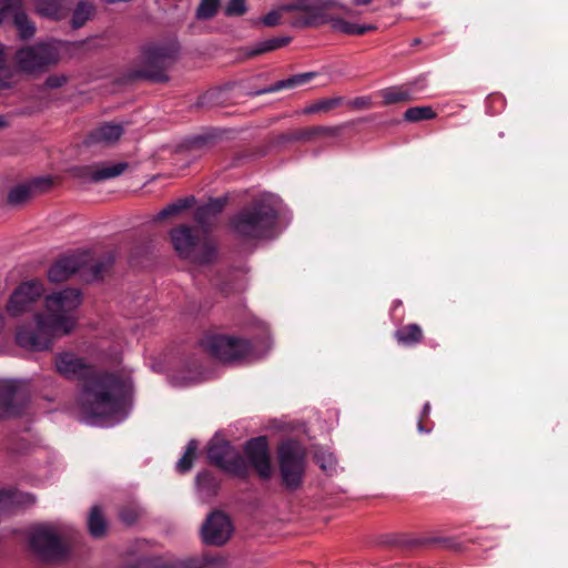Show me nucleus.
Instances as JSON below:
<instances>
[{
	"mask_svg": "<svg viewBox=\"0 0 568 568\" xmlns=\"http://www.w3.org/2000/svg\"><path fill=\"white\" fill-rule=\"evenodd\" d=\"M57 372L73 381H83L79 394L81 420L91 426L112 427L124 420L131 405L130 377L98 372L73 353L55 356Z\"/></svg>",
	"mask_w": 568,
	"mask_h": 568,
	"instance_id": "nucleus-1",
	"label": "nucleus"
},
{
	"mask_svg": "<svg viewBox=\"0 0 568 568\" xmlns=\"http://www.w3.org/2000/svg\"><path fill=\"white\" fill-rule=\"evenodd\" d=\"M81 304L82 294L74 287L44 295L42 312L33 314L34 327L22 325L18 328V345L37 352L49 349L55 338L67 336L75 329Z\"/></svg>",
	"mask_w": 568,
	"mask_h": 568,
	"instance_id": "nucleus-2",
	"label": "nucleus"
},
{
	"mask_svg": "<svg viewBox=\"0 0 568 568\" xmlns=\"http://www.w3.org/2000/svg\"><path fill=\"white\" fill-rule=\"evenodd\" d=\"M283 210L284 204L277 195L262 193L233 219V230L243 239L267 237Z\"/></svg>",
	"mask_w": 568,
	"mask_h": 568,
	"instance_id": "nucleus-3",
	"label": "nucleus"
},
{
	"mask_svg": "<svg viewBox=\"0 0 568 568\" xmlns=\"http://www.w3.org/2000/svg\"><path fill=\"white\" fill-rule=\"evenodd\" d=\"M172 245L178 255L194 265L211 263L216 256L214 242L207 236H200L199 231L180 225L170 232Z\"/></svg>",
	"mask_w": 568,
	"mask_h": 568,
	"instance_id": "nucleus-4",
	"label": "nucleus"
},
{
	"mask_svg": "<svg viewBox=\"0 0 568 568\" xmlns=\"http://www.w3.org/2000/svg\"><path fill=\"white\" fill-rule=\"evenodd\" d=\"M113 261L114 257L111 254L101 261H93L87 254L63 256L49 268L48 278L52 283H60L81 272L88 281L98 280Z\"/></svg>",
	"mask_w": 568,
	"mask_h": 568,
	"instance_id": "nucleus-5",
	"label": "nucleus"
},
{
	"mask_svg": "<svg viewBox=\"0 0 568 568\" xmlns=\"http://www.w3.org/2000/svg\"><path fill=\"white\" fill-rule=\"evenodd\" d=\"M55 180H4L0 189V200L4 207L18 210L36 196L51 191Z\"/></svg>",
	"mask_w": 568,
	"mask_h": 568,
	"instance_id": "nucleus-6",
	"label": "nucleus"
},
{
	"mask_svg": "<svg viewBox=\"0 0 568 568\" xmlns=\"http://www.w3.org/2000/svg\"><path fill=\"white\" fill-rule=\"evenodd\" d=\"M69 528L61 524H42L30 531V546L43 559H58L65 555L64 539Z\"/></svg>",
	"mask_w": 568,
	"mask_h": 568,
	"instance_id": "nucleus-7",
	"label": "nucleus"
},
{
	"mask_svg": "<svg viewBox=\"0 0 568 568\" xmlns=\"http://www.w3.org/2000/svg\"><path fill=\"white\" fill-rule=\"evenodd\" d=\"M201 345L214 358L224 363L250 361L255 357L251 344L234 336L210 334L203 337Z\"/></svg>",
	"mask_w": 568,
	"mask_h": 568,
	"instance_id": "nucleus-8",
	"label": "nucleus"
},
{
	"mask_svg": "<svg viewBox=\"0 0 568 568\" xmlns=\"http://www.w3.org/2000/svg\"><path fill=\"white\" fill-rule=\"evenodd\" d=\"M278 459L283 484L288 489H296L305 471L304 447L295 440H287L278 449Z\"/></svg>",
	"mask_w": 568,
	"mask_h": 568,
	"instance_id": "nucleus-9",
	"label": "nucleus"
},
{
	"mask_svg": "<svg viewBox=\"0 0 568 568\" xmlns=\"http://www.w3.org/2000/svg\"><path fill=\"white\" fill-rule=\"evenodd\" d=\"M60 47L59 41L51 40L23 48L16 54L17 65L20 71L26 73L41 71L60 60Z\"/></svg>",
	"mask_w": 568,
	"mask_h": 568,
	"instance_id": "nucleus-10",
	"label": "nucleus"
},
{
	"mask_svg": "<svg viewBox=\"0 0 568 568\" xmlns=\"http://www.w3.org/2000/svg\"><path fill=\"white\" fill-rule=\"evenodd\" d=\"M207 457L212 464L235 476L242 477L247 473V463L244 457L229 442L219 436L210 442Z\"/></svg>",
	"mask_w": 568,
	"mask_h": 568,
	"instance_id": "nucleus-11",
	"label": "nucleus"
},
{
	"mask_svg": "<svg viewBox=\"0 0 568 568\" xmlns=\"http://www.w3.org/2000/svg\"><path fill=\"white\" fill-rule=\"evenodd\" d=\"M43 295L44 285L41 281H24L10 295L6 306L7 313L12 317H20L30 313Z\"/></svg>",
	"mask_w": 568,
	"mask_h": 568,
	"instance_id": "nucleus-12",
	"label": "nucleus"
},
{
	"mask_svg": "<svg viewBox=\"0 0 568 568\" xmlns=\"http://www.w3.org/2000/svg\"><path fill=\"white\" fill-rule=\"evenodd\" d=\"M176 52L178 47L174 43L146 48L142 57L143 69L141 75L155 81L165 80L164 71L174 60Z\"/></svg>",
	"mask_w": 568,
	"mask_h": 568,
	"instance_id": "nucleus-13",
	"label": "nucleus"
},
{
	"mask_svg": "<svg viewBox=\"0 0 568 568\" xmlns=\"http://www.w3.org/2000/svg\"><path fill=\"white\" fill-rule=\"evenodd\" d=\"M27 405L23 384L18 381L0 379V417H13Z\"/></svg>",
	"mask_w": 568,
	"mask_h": 568,
	"instance_id": "nucleus-14",
	"label": "nucleus"
},
{
	"mask_svg": "<svg viewBox=\"0 0 568 568\" xmlns=\"http://www.w3.org/2000/svg\"><path fill=\"white\" fill-rule=\"evenodd\" d=\"M233 532V525L230 518L222 511L210 514L202 525L201 536L206 545L222 546Z\"/></svg>",
	"mask_w": 568,
	"mask_h": 568,
	"instance_id": "nucleus-15",
	"label": "nucleus"
},
{
	"mask_svg": "<svg viewBox=\"0 0 568 568\" xmlns=\"http://www.w3.org/2000/svg\"><path fill=\"white\" fill-rule=\"evenodd\" d=\"M244 450L258 475L262 478H268L272 475V465L266 438L256 437L248 440Z\"/></svg>",
	"mask_w": 568,
	"mask_h": 568,
	"instance_id": "nucleus-16",
	"label": "nucleus"
},
{
	"mask_svg": "<svg viewBox=\"0 0 568 568\" xmlns=\"http://www.w3.org/2000/svg\"><path fill=\"white\" fill-rule=\"evenodd\" d=\"M88 172L82 178H118L122 174H131L132 171L126 162L101 163L85 169Z\"/></svg>",
	"mask_w": 568,
	"mask_h": 568,
	"instance_id": "nucleus-17",
	"label": "nucleus"
},
{
	"mask_svg": "<svg viewBox=\"0 0 568 568\" xmlns=\"http://www.w3.org/2000/svg\"><path fill=\"white\" fill-rule=\"evenodd\" d=\"M34 503L31 494L22 493L16 489L0 491V513L11 511L16 508L27 507Z\"/></svg>",
	"mask_w": 568,
	"mask_h": 568,
	"instance_id": "nucleus-18",
	"label": "nucleus"
},
{
	"mask_svg": "<svg viewBox=\"0 0 568 568\" xmlns=\"http://www.w3.org/2000/svg\"><path fill=\"white\" fill-rule=\"evenodd\" d=\"M226 200L227 199L225 196L211 199L207 203L197 207L195 212L196 222L202 226H207L224 209Z\"/></svg>",
	"mask_w": 568,
	"mask_h": 568,
	"instance_id": "nucleus-19",
	"label": "nucleus"
},
{
	"mask_svg": "<svg viewBox=\"0 0 568 568\" xmlns=\"http://www.w3.org/2000/svg\"><path fill=\"white\" fill-rule=\"evenodd\" d=\"M123 133V129L119 124L105 123L97 128L90 134V139L95 143L110 144L120 139Z\"/></svg>",
	"mask_w": 568,
	"mask_h": 568,
	"instance_id": "nucleus-20",
	"label": "nucleus"
},
{
	"mask_svg": "<svg viewBox=\"0 0 568 568\" xmlns=\"http://www.w3.org/2000/svg\"><path fill=\"white\" fill-rule=\"evenodd\" d=\"M36 11L50 19H61L65 14L62 0H36Z\"/></svg>",
	"mask_w": 568,
	"mask_h": 568,
	"instance_id": "nucleus-21",
	"label": "nucleus"
},
{
	"mask_svg": "<svg viewBox=\"0 0 568 568\" xmlns=\"http://www.w3.org/2000/svg\"><path fill=\"white\" fill-rule=\"evenodd\" d=\"M315 74L316 73H314V72H305V73L293 75L286 80L278 81L268 88L257 91L256 94L276 92L282 89H288V88H294V87L305 84L306 82L312 80L315 77Z\"/></svg>",
	"mask_w": 568,
	"mask_h": 568,
	"instance_id": "nucleus-22",
	"label": "nucleus"
},
{
	"mask_svg": "<svg viewBox=\"0 0 568 568\" xmlns=\"http://www.w3.org/2000/svg\"><path fill=\"white\" fill-rule=\"evenodd\" d=\"M128 568H196L194 560L173 561L168 559L141 560Z\"/></svg>",
	"mask_w": 568,
	"mask_h": 568,
	"instance_id": "nucleus-23",
	"label": "nucleus"
},
{
	"mask_svg": "<svg viewBox=\"0 0 568 568\" xmlns=\"http://www.w3.org/2000/svg\"><path fill=\"white\" fill-rule=\"evenodd\" d=\"M88 528L91 536H93L94 538H101L105 535L106 521L101 513V509L98 506H93L91 508L88 518Z\"/></svg>",
	"mask_w": 568,
	"mask_h": 568,
	"instance_id": "nucleus-24",
	"label": "nucleus"
},
{
	"mask_svg": "<svg viewBox=\"0 0 568 568\" xmlns=\"http://www.w3.org/2000/svg\"><path fill=\"white\" fill-rule=\"evenodd\" d=\"M379 95L383 99V103L386 105L405 102L410 99L409 90L403 87H390L384 89L379 92Z\"/></svg>",
	"mask_w": 568,
	"mask_h": 568,
	"instance_id": "nucleus-25",
	"label": "nucleus"
},
{
	"mask_svg": "<svg viewBox=\"0 0 568 568\" xmlns=\"http://www.w3.org/2000/svg\"><path fill=\"white\" fill-rule=\"evenodd\" d=\"M23 12L21 0H0V23L8 20L14 22L17 16Z\"/></svg>",
	"mask_w": 568,
	"mask_h": 568,
	"instance_id": "nucleus-26",
	"label": "nucleus"
},
{
	"mask_svg": "<svg viewBox=\"0 0 568 568\" xmlns=\"http://www.w3.org/2000/svg\"><path fill=\"white\" fill-rule=\"evenodd\" d=\"M399 343L412 345L418 343L423 337L422 328L417 324H409L396 332Z\"/></svg>",
	"mask_w": 568,
	"mask_h": 568,
	"instance_id": "nucleus-27",
	"label": "nucleus"
},
{
	"mask_svg": "<svg viewBox=\"0 0 568 568\" xmlns=\"http://www.w3.org/2000/svg\"><path fill=\"white\" fill-rule=\"evenodd\" d=\"M336 133V129L326 126L307 128L292 133L291 140L295 141H312L315 136L321 134L333 135Z\"/></svg>",
	"mask_w": 568,
	"mask_h": 568,
	"instance_id": "nucleus-28",
	"label": "nucleus"
},
{
	"mask_svg": "<svg viewBox=\"0 0 568 568\" xmlns=\"http://www.w3.org/2000/svg\"><path fill=\"white\" fill-rule=\"evenodd\" d=\"M94 6L88 1H81L78 3L73 16L72 26L73 28L82 27L93 14Z\"/></svg>",
	"mask_w": 568,
	"mask_h": 568,
	"instance_id": "nucleus-29",
	"label": "nucleus"
},
{
	"mask_svg": "<svg viewBox=\"0 0 568 568\" xmlns=\"http://www.w3.org/2000/svg\"><path fill=\"white\" fill-rule=\"evenodd\" d=\"M193 202H194L193 196L181 199V200L168 205L163 210H161L158 213L155 220L162 221L169 216L175 215V214L180 213L181 211L190 207Z\"/></svg>",
	"mask_w": 568,
	"mask_h": 568,
	"instance_id": "nucleus-30",
	"label": "nucleus"
},
{
	"mask_svg": "<svg viewBox=\"0 0 568 568\" xmlns=\"http://www.w3.org/2000/svg\"><path fill=\"white\" fill-rule=\"evenodd\" d=\"M333 28L335 30L346 33V34H363L367 31H372L375 29L374 26H358V24L347 22L343 19L334 20Z\"/></svg>",
	"mask_w": 568,
	"mask_h": 568,
	"instance_id": "nucleus-31",
	"label": "nucleus"
},
{
	"mask_svg": "<svg viewBox=\"0 0 568 568\" xmlns=\"http://www.w3.org/2000/svg\"><path fill=\"white\" fill-rule=\"evenodd\" d=\"M196 450L197 442L194 439L190 440L184 455L176 463L178 471L186 473L191 469Z\"/></svg>",
	"mask_w": 568,
	"mask_h": 568,
	"instance_id": "nucleus-32",
	"label": "nucleus"
},
{
	"mask_svg": "<svg viewBox=\"0 0 568 568\" xmlns=\"http://www.w3.org/2000/svg\"><path fill=\"white\" fill-rule=\"evenodd\" d=\"M435 112L430 106H414L409 108L404 113V119L409 122H418L422 120L433 119Z\"/></svg>",
	"mask_w": 568,
	"mask_h": 568,
	"instance_id": "nucleus-33",
	"label": "nucleus"
},
{
	"mask_svg": "<svg viewBox=\"0 0 568 568\" xmlns=\"http://www.w3.org/2000/svg\"><path fill=\"white\" fill-rule=\"evenodd\" d=\"M108 181L109 180H75L77 183L73 187L79 192L100 194L102 191L106 190Z\"/></svg>",
	"mask_w": 568,
	"mask_h": 568,
	"instance_id": "nucleus-34",
	"label": "nucleus"
},
{
	"mask_svg": "<svg viewBox=\"0 0 568 568\" xmlns=\"http://www.w3.org/2000/svg\"><path fill=\"white\" fill-rule=\"evenodd\" d=\"M13 24L18 29L20 38L30 39L34 36V23L28 18V16L24 12L22 14L17 16V20L13 22Z\"/></svg>",
	"mask_w": 568,
	"mask_h": 568,
	"instance_id": "nucleus-35",
	"label": "nucleus"
},
{
	"mask_svg": "<svg viewBox=\"0 0 568 568\" xmlns=\"http://www.w3.org/2000/svg\"><path fill=\"white\" fill-rule=\"evenodd\" d=\"M281 10H300L310 13L313 17H318L317 0H295L294 2L283 6Z\"/></svg>",
	"mask_w": 568,
	"mask_h": 568,
	"instance_id": "nucleus-36",
	"label": "nucleus"
},
{
	"mask_svg": "<svg viewBox=\"0 0 568 568\" xmlns=\"http://www.w3.org/2000/svg\"><path fill=\"white\" fill-rule=\"evenodd\" d=\"M14 74L16 71L7 64L3 50L0 48V89L12 84Z\"/></svg>",
	"mask_w": 568,
	"mask_h": 568,
	"instance_id": "nucleus-37",
	"label": "nucleus"
},
{
	"mask_svg": "<svg viewBox=\"0 0 568 568\" xmlns=\"http://www.w3.org/2000/svg\"><path fill=\"white\" fill-rule=\"evenodd\" d=\"M314 458L323 470L332 471L335 469L336 459L332 453L321 448L316 450Z\"/></svg>",
	"mask_w": 568,
	"mask_h": 568,
	"instance_id": "nucleus-38",
	"label": "nucleus"
},
{
	"mask_svg": "<svg viewBox=\"0 0 568 568\" xmlns=\"http://www.w3.org/2000/svg\"><path fill=\"white\" fill-rule=\"evenodd\" d=\"M220 4V0H201V3L196 10V17L199 19L212 18Z\"/></svg>",
	"mask_w": 568,
	"mask_h": 568,
	"instance_id": "nucleus-39",
	"label": "nucleus"
},
{
	"mask_svg": "<svg viewBox=\"0 0 568 568\" xmlns=\"http://www.w3.org/2000/svg\"><path fill=\"white\" fill-rule=\"evenodd\" d=\"M342 102L341 98L321 100L304 110V113L327 112Z\"/></svg>",
	"mask_w": 568,
	"mask_h": 568,
	"instance_id": "nucleus-40",
	"label": "nucleus"
},
{
	"mask_svg": "<svg viewBox=\"0 0 568 568\" xmlns=\"http://www.w3.org/2000/svg\"><path fill=\"white\" fill-rule=\"evenodd\" d=\"M327 9H341L344 12H348V8L344 6L338 0H317V13L321 16V12Z\"/></svg>",
	"mask_w": 568,
	"mask_h": 568,
	"instance_id": "nucleus-41",
	"label": "nucleus"
},
{
	"mask_svg": "<svg viewBox=\"0 0 568 568\" xmlns=\"http://www.w3.org/2000/svg\"><path fill=\"white\" fill-rule=\"evenodd\" d=\"M288 41H290L288 38L270 39L261 44V48L257 50V52H267V51L278 49V48L287 44Z\"/></svg>",
	"mask_w": 568,
	"mask_h": 568,
	"instance_id": "nucleus-42",
	"label": "nucleus"
},
{
	"mask_svg": "<svg viewBox=\"0 0 568 568\" xmlns=\"http://www.w3.org/2000/svg\"><path fill=\"white\" fill-rule=\"evenodd\" d=\"M246 11L244 0H230L225 8L226 16H241Z\"/></svg>",
	"mask_w": 568,
	"mask_h": 568,
	"instance_id": "nucleus-43",
	"label": "nucleus"
},
{
	"mask_svg": "<svg viewBox=\"0 0 568 568\" xmlns=\"http://www.w3.org/2000/svg\"><path fill=\"white\" fill-rule=\"evenodd\" d=\"M68 78L64 74H53L45 80V87L57 89L65 84Z\"/></svg>",
	"mask_w": 568,
	"mask_h": 568,
	"instance_id": "nucleus-44",
	"label": "nucleus"
},
{
	"mask_svg": "<svg viewBox=\"0 0 568 568\" xmlns=\"http://www.w3.org/2000/svg\"><path fill=\"white\" fill-rule=\"evenodd\" d=\"M281 19V10H273L262 18V23L267 27L278 24Z\"/></svg>",
	"mask_w": 568,
	"mask_h": 568,
	"instance_id": "nucleus-45",
	"label": "nucleus"
},
{
	"mask_svg": "<svg viewBox=\"0 0 568 568\" xmlns=\"http://www.w3.org/2000/svg\"><path fill=\"white\" fill-rule=\"evenodd\" d=\"M372 104L368 97H359L353 100L352 105L356 109H367Z\"/></svg>",
	"mask_w": 568,
	"mask_h": 568,
	"instance_id": "nucleus-46",
	"label": "nucleus"
},
{
	"mask_svg": "<svg viewBox=\"0 0 568 568\" xmlns=\"http://www.w3.org/2000/svg\"><path fill=\"white\" fill-rule=\"evenodd\" d=\"M207 144V140L203 136H197L195 138L191 143H190V150L192 151H199V150H202L205 145Z\"/></svg>",
	"mask_w": 568,
	"mask_h": 568,
	"instance_id": "nucleus-47",
	"label": "nucleus"
},
{
	"mask_svg": "<svg viewBox=\"0 0 568 568\" xmlns=\"http://www.w3.org/2000/svg\"><path fill=\"white\" fill-rule=\"evenodd\" d=\"M135 514L126 515L125 513H121V518L126 524H132L135 520Z\"/></svg>",
	"mask_w": 568,
	"mask_h": 568,
	"instance_id": "nucleus-48",
	"label": "nucleus"
},
{
	"mask_svg": "<svg viewBox=\"0 0 568 568\" xmlns=\"http://www.w3.org/2000/svg\"><path fill=\"white\" fill-rule=\"evenodd\" d=\"M196 381H199V377H194V376H192V377H189V378H187L186 381H184V382H181V383L175 382V384H176V385H180V386H183V385H187V384L194 383V382H196Z\"/></svg>",
	"mask_w": 568,
	"mask_h": 568,
	"instance_id": "nucleus-49",
	"label": "nucleus"
},
{
	"mask_svg": "<svg viewBox=\"0 0 568 568\" xmlns=\"http://www.w3.org/2000/svg\"><path fill=\"white\" fill-rule=\"evenodd\" d=\"M210 475L207 473L199 474L196 477V481L200 485L202 481L209 479Z\"/></svg>",
	"mask_w": 568,
	"mask_h": 568,
	"instance_id": "nucleus-50",
	"label": "nucleus"
},
{
	"mask_svg": "<svg viewBox=\"0 0 568 568\" xmlns=\"http://www.w3.org/2000/svg\"><path fill=\"white\" fill-rule=\"evenodd\" d=\"M372 2V0H353V3L355 6H366V4H369Z\"/></svg>",
	"mask_w": 568,
	"mask_h": 568,
	"instance_id": "nucleus-51",
	"label": "nucleus"
},
{
	"mask_svg": "<svg viewBox=\"0 0 568 568\" xmlns=\"http://www.w3.org/2000/svg\"><path fill=\"white\" fill-rule=\"evenodd\" d=\"M429 410H430V405H429V403H426L423 407L422 418L427 416L429 414Z\"/></svg>",
	"mask_w": 568,
	"mask_h": 568,
	"instance_id": "nucleus-52",
	"label": "nucleus"
},
{
	"mask_svg": "<svg viewBox=\"0 0 568 568\" xmlns=\"http://www.w3.org/2000/svg\"><path fill=\"white\" fill-rule=\"evenodd\" d=\"M7 126V120L3 115H0V129Z\"/></svg>",
	"mask_w": 568,
	"mask_h": 568,
	"instance_id": "nucleus-53",
	"label": "nucleus"
},
{
	"mask_svg": "<svg viewBox=\"0 0 568 568\" xmlns=\"http://www.w3.org/2000/svg\"><path fill=\"white\" fill-rule=\"evenodd\" d=\"M4 328V317L3 315L0 313V333L3 331Z\"/></svg>",
	"mask_w": 568,
	"mask_h": 568,
	"instance_id": "nucleus-54",
	"label": "nucleus"
},
{
	"mask_svg": "<svg viewBox=\"0 0 568 568\" xmlns=\"http://www.w3.org/2000/svg\"><path fill=\"white\" fill-rule=\"evenodd\" d=\"M418 432L419 433H428L429 432L428 429L424 428L422 420H419V423H418Z\"/></svg>",
	"mask_w": 568,
	"mask_h": 568,
	"instance_id": "nucleus-55",
	"label": "nucleus"
},
{
	"mask_svg": "<svg viewBox=\"0 0 568 568\" xmlns=\"http://www.w3.org/2000/svg\"><path fill=\"white\" fill-rule=\"evenodd\" d=\"M144 186H145V184H143L141 187H132V189H129L128 191H130V192H136L139 189H142V187H144Z\"/></svg>",
	"mask_w": 568,
	"mask_h": 568,
	"instance_id": "nucleus-56",
	"label": "nucleus"
}]
</instances>
